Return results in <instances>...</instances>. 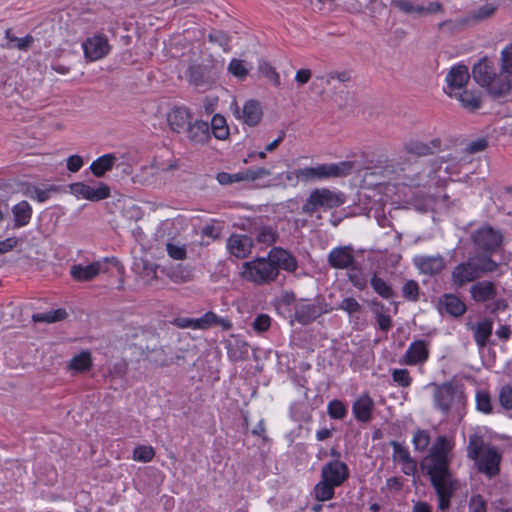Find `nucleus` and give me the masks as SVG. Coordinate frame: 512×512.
<instances>
[{"label":"nucleus","mask_w":512,"mask_h":512,"mask_svg":"<svg viewBox=\"0 0 512 512\" xmlns=\"http://www.w3.org/2000/svg\"><path fill=\"white\" fill-rule=\"evenodd\" d=\"M451 448V443L446 436H438L430 449V454L422 460L421 468L426 470L429 476L446 477L452 475L448 459V452Z\"/></svg>","instance_id":"1"},{"label":"nucleus","mask_w":512,"mask_h":512,"mask_svg":"<svg viewBox=\"0 0 512 512\" xmlns=\"http://www.w3.org/2000/svg\"><path fill=\"white\" fill-rule=\"evenodd\" d=\"M355 167L353 161L338 163H323L315 167H305L296 170L295 177L302 181H315L342 178L350 175Z\"/></svg>","instance_id":"2"},{"label":"nucleus","mask_w":512,"mask_h":512,"mask_svg":"<svg viewBox=\"0 0 512 512\" xmlns=\"http://www.w3.org/2000/svg\"><path fill=\"white\" fill-rule=\"evenodd\" d=\"M280 271L266 257H256L242 265L241 276L248 282L262 286L274 282Z\"/></svg>","instance_id":"3"},{"label":"nucleus","mask_w":512,"mask_h":512,"mask_svg":"<svg viewBox=\"0 0 512 512\" xmlns=\"http://www.w3.org/2000/svg\"><path fill=\"white\" fill-rule=\"evenodd\" d=\"M433 387L434 407L441 411L444 416H449L455 404H464L465 394L453 381H447L442 384L431 382L428 385Z\"/></svg>","instance_id":"4"},{"label":"nucleus","mask_w":512,"mask_h":512,"mask_svg":"<svg viewBox=\"0 0 512 512\" xmlns=\"http://www.w3.org/2000/svg\"><path fill=\"white\" fill-rule=\"evenodd\" d=\"M333 310L322 295L314 298L313 303H301L294 307V314L291 316L290 324L293 325L297 321L303 326L312 324L322 315Z\"/></svg>","instance_id":"5"},{"label":"nucleus","mask_w":512,"mask_h":512,"mask_svg":"<svg viewBox=\"0 0 512 512\" xmlns=\"http://www.w3.org/2000/svg\"><path fill=\"white\" fill-rule=\"evenodd\" d=\"M346 197L343 193H335L327 188L314 189L306 203L302 206V212L313 215L318 208L324 207L328 209L336 208L345 203Z\"/></svg>","instance_id":"6"},{"label":"nucleus","mask_w":512,"mask_h":512,"mask_svg":"<svg viewBox=\"0 0 512 512\" xmlns=\"http://www.w3.org/2000/svg\"><path fill=\"white\" fill-rule=\"evenodd\" d=\"M472 240L478 250L493 254L501 247L503 235L491 226H487L476 230Z\"/></svg>","instance_id":"7"},{"label":"nucleus","mask_w":512,"mask_h":512,"mask_svg":"<svg viewBox=\"0 0 512 512\" xmlns=\"http://www.w3.org/2000/svg\"><path fill=\"white\" fill-rule=\"evenodd\" d=\"M430 481L438 497V508L442 511L449 509L451 497L457 489V482L453 480L452 475L446 477L433 475L430 476Z\"/></svg>","instance_id":"8"},{"label":"nucleus","mask_w":512,"mask_h":512,"mask_svg":"<svg viewBox=\"0 0 512 512\" xmlns=\"http://www.w3.org/2000/svg\"><path fill=\"white\" fill-rule=\"evenodd\" d=\"M107 263L113 264L118 270H120L122 265L119 260L112 257L111 259L106 258L104 263L99 261L93 262L89 265H73L70 270V274L72 277L78 281H90L94 277H96L101 272H107Z\"/></svg>","instance_id":"9"},{"label":"nucleus","mask_w":512,"mask_h":512,"mask_svg":"<svg viewBox=\"0 0 512 512\" xmlns=\"http://www.w3.org/2000/svg\"><path fill=\"white\" fill-rule=\"evenodd\" d=\"M70 192L78 198L97 202L110 197V187L99 182L97 188H93L84 182H75L69 185Z\"/></svg>","instance_id":"10"},{"label":"nucleus","mask_w":512,"mask_h":512,"mask_svg":"<svg viewBox=\"0 0 512 512\" xmlns=\"http://www.w3.org/2000/svg\"><path fill=\"white\" fill-rule=\"evenodd\" d=\"M321 478L336 487L342 486L350 476L348 465L341 460H331L321 468Z\"/></svg>","instance_id":"11"},{"label":"nucleus","mask_w":512,"mask_h":512,"mask_svg":"<svg viewBox=\"0 0 512 512\" xmlns=\"http://www.w3.org/2000/svg\"><path fill=\"white\" fill-rule=\"evenodd\" d=\"M82 48L84 56L88 61H97L104 58L111 49L108 38L104 34H97L87 38L83 42Z\"/></svg>","instance_id":"12"},{"label":"nucleus","mask_w":512,"mask_h":512,"mask_svg":"<svg viewBox=\"0 0 512 512\" xmlns=\"http://www.w3.org/2000/svg\"><path fill=\"white\" fill-rule=\"evenodd\" d=\"M501 454L495 446H487L482 457L476 461L478 471L492 478L500 472Z\"/></svg>","instance_id":"13"},{"label":"nucleus","mask_w":512,"mask_h":512,"mask_svg":"<svg viewBox=\"0 0 512 512\" xmlns=\"http://www.w3.org/2000/svg\"><path fill=\"white\" fill-rule=\"evenodd\" d=\"M356 261L354 249L351 245L338 246L333 248L327 257V263L330 267L338 270L347 269Z\"/></svg>","instance_id":"14"},{"label":"nucleus","mask_w":512,"mask_h":512,"mask_svg":"<svg viewBox=\"0 0 512 512\" xmlns=\"http://www.w3.org/2000/svg\"><path fill=\"white\" fill-rule=\"evenodd\" d=\"M268 260L280 271L283 269L289 273H294L298 268V260L288 250L282 247H273L268 252Z\"/></svg>","instance_id":"15"},{"label":"nucleus","mask_w":512,"mask_h":512,"mask_svg":"<svg viewBox=\"0 0 512 512\" xmlns=\"http://www.w3.org/2000/svg\"><path fill=\"white\" fill-rule=\"evenodd\" d=\"M510 77V74L500 70V73H497L495 77H493L491 83L484 86V88L487 89L488 95L494 100L508 97L512 89Z\"/></svg>","instance_id":"16"},{"label":"nucleus","mask_w":512,"mask_h":512,"mask_svg":"<svg viewBox=\"0 0 512 512\" xmlns=\"http://www.w3.org/2000/svg\"><path fill=\"white\" fill-rule=\"evenodd\" d=\"M496 74L495 63L487 56L479 59L472 67V77L481 87L491 83V80Z\"/></svg>","instance_id":"17"},{"label":"nucleus","mask_w":512,"mask_h":512,"mask_svg":"<svg viewBox=\"0 0 512 512\" xmlns=\"http://www.w3.org/2000/svg\"><path fill=\"white\" fill-rule=\"evenodd\" d=\"M191 111L183 106H176L167 113V123L169 128L177 134L185 132L192 121Z\"/></svg>","instance_id":"18"},{"label":"nucleus","mask_w":512,"mask_h":512,"mask_svg":"<svg viewBox=\"0 0 512 512\" xmlns=\"http://www.w3.org/2000/svg\"><path fill=\"white\" fill-rule=\"evenodd\" d=\"M234 115L241 118L246 125L255 127L260 123L263 111L259 101L250 99L245 102L241 114L239 107L236 105Z\"/></svg>","instance_id":"19"},{"label":"nucleus","mask_w":512,"mask_h":512,"mask_svg":"<svg viewBox=\"0 0 512 512\" xmlns=\"http://www.w3.org/2000/svg\"><path fill=\"white\" fill-rule=\"evenodd\" d=\"M437 309L441 314L446 313L457 318L465 314L467 307L457 295L445 293L439 298Z\"/></svg>","instance_id":"20"},{"label":"nucleus","mask_w":512,"mask_h":512,"mask_svg":"<svg viewBox=\"0 0 512 512\" xmlns=\"http://www.w3.org/2000/svg\"><path fill=\"white\" fill-rule=\"evenodd\" d=\"M492 253L478 252L467 260V265L480 278L483 274L494 272L498 269V264L492 257Z\"/></svg>","instance_id":"21"},{"label":"nucleus","mask_w":512,"mask_h":512,"mask_svg":"<svg viewBox=\"0 0 512 512\" xmlns=\"http://www.w3.org/2000/svg\"><path fill=\"white\" fill-rule=\"evenodd\" d=\"M429 343L425 340L413 341L406 350L403 361L406 365H417L426 362L429 358Z\"/></svg>","instance_id":"22"},{"label":"nucleus","mask_w":512,"mask_h":512,"mask_svg":"<svg viewBox=\"0 0 512 512\" xmlns=\"http://www.w3.org/2000/svg\"><path fill=\"white\" fill-rule=\"evenodd\" d=\"M368 307L375 318V325L381 332L387 333L393 327V320L389 315V308H387L377 298L367 301Z\"/></svg>","instance_id":"23"},{"label":"nucleus","mask_w":512,"mask_h":512,"mask_svg":"<svg viewBox=\"0 0 512 512\" xmlns=\"http://www.w3.org/2000/svg\"><path fill=\"white\" fill-rule=\"evenodd\" d=\"M374 407L373 399L368 393H364L353 402L352 412L357 421L368 423L372 420Z\"/></svg>","instance_id":"24"},{"label":"nucleus","mask_w":512,"mask_h":512,"mask_svg":"<svg viewBox=\"0 0 512 512\" xmlns=\"http://www.w3.org/2000/svg\"><path fill=\"white\" fill-rule=\"evenodd\" d=\"M227 247L231 255L243 259L251 253L253 240L247 235L232 234L228 238Z\"/></svg>","instance_id":"25"},{"label":"nucleus","mask_w":512,"mask_h":512,"mask_svg":"<svg viewBox=\"0 0 512 512\" xmlns=\"http://www.w3.org/2000/svg\"><path fill=\"white\" fill-rule=\"evenodd\" d=\"M187 80L196 87L209 86L212 83L210 69L203 64L190 65L186 72Z\"/></svg>","instance_id":"26"},{"label":"nucleus","mask_w":512,"mask_h":512,"mask_svg":"<svg viewBox=\"0 0 512 512\" xmlns=\"http://www.w3.org/2000/svg\"><path fill=\"white\" fill-rule=\"evenodd\" d=\"M415 264L419 270L428 275L439 274L446 266L442 256H421L415 258Z\"/></svg>","instance_id":"27"},{"label":"nucleus","mask_w":512,"mask_h":512,"mask_svg":"<svg viewBox=\"0 0 512 512\" xmlns=\"http://www.w3.org/2000/svg\"><path fill=\"white\" fill-rule=\"evenodd\" d=\"M185 133L193 143L204 144L210 140V126L208 122L203 120L191 121Z\"/></svg>","instance_id":"28"},{"label":"nucleus","mask_w":512,"mask_h":512,"mask_svg":"<svg viewBox=\"0 0 512 512\" xmlns=\"http://www.w3.org/2000/svg\"><path fill=\"white\" fill-rule=\"evenodd\" d=\"M441 145L442 141L440 138H434L428 143L412 140L405 144V150L409 154L428 156L434 154L435 151L440 150Z\"/></svg>","instance_id":"29"},{"label":"nucleus","mask_w":512,"mask_h":512,"mask_svg":"<svg viewBox=\"0 0 512 512\" xmlns=\"http://www.w3.org/2000/svg\"><path fill=\"white\" fill-rule=\"evenodd\" d=\"M471 297L476 302H487L497 295L495 284L491 281H481L470 288Z\"/></svg>","instance_id":"30"},{"label":"nucleus","mask_w":512,"mask_h":512,"mask_svg":"<svg viewBox=\"0 0 512 512\" xmlns=\"http://www.w3.org/2000/svg\"><path fill=\"white\" fill-rule=\"evenodd\" d=\"M470 74L466 65L453 66L446 75V82L450 89L463 88L469 81Z\"/></svg>","instance_id":"31"},{"label":"nucleus","mask_w":512,"mask_h":512,"mask_svg":"<svg viewBox=\"0 0 512 512\" xmlns=\"http://www.w3.org/2000/svg\"><path fill=\"white\" fill-rule=\"evenodd\" d=\"M454 96L459 100L461 106L469 112H475L482 106L480 91L464 89L462 92L455 93Z\"/></svg>","instance_id":"32"},{"label":"nucleus","mask_w":512,"mask_h":512,"mask_svg":"<svg viewBox=\"0 0 512 512\" xmlns=\"http://www.w3.org/2000/svg\"><path fill=\"white\" fill-rule=\"evenodd\" d=\"M471 269L472 268L467 265V261L455 266L451 274L452 284L456 288H461L467 283L478 279L477 275H475Z\"/></svg>","instance_id":"33"},{"label":"nucleus","mask_w":512,"mask_h":512,"mask_svg":"<svg viewBox=\"0 0 512 512\" xmlns=\"http://www.w3.org/2000/svg\"><path fill=\"white\" fill-rule=\"evenodd\" d=\"M474 330V340L479 348L486 347L493 331V320L491 318H484L482 321L477 322Z\"/></svg>","instance_id":"34"},{"label":"nucleus","mask_w":512,"mask_h":512,"mask_svg":"<svg viewBox=\"0 0 512 512\" xmlns=\"http://www.w3.org/2000/svg\"><path fill=\"white\" fill-rule=\"evenodd\" d=\"M116 161L117 157L114 154H104L92 162L90 170L95 177L101 178L113 169Z\"/></svg>","instance_id":"35"},{"label":"nucleus","mask_w":512,"mask_h":512,"mask_svg":"<svg viewBox=\"0 0 512 512\" xmlns=\"http://www.w3.org/2000/svg\"><path fill=\"white\" fill-rule=\"evenodd\" d=\"M347 270L348 281L360 291L366 289L369 280L362 265L355 261L353 265L347 268Z\"/></svg>","instance_id":"36"},{"label":"nucleus","mask_w":512,"mask_h":512,"mask_svg":"<svg viewBox=\"0 0 512 512\" xmlns=\"http://www.w3.org/2000/svg\"><path fill=\"white\" fill-rule=\"evenodd\" d=\"M14 227L20 228L27 225L32 217V208L27 201H21L12 208Z\"/></svg>","instance_id":"37"},{"label":"nucleus","mask_w":512,"mask_h":512,"mask_svg":"<svg viewBox=\"0 0 512 512\" xmlns=\"http://www.w3.org/2000/svg\"><path fill=\"white\" fill-rule=\"evenodd\" d=\"M369 283L380 297L383 299L389 300L396 296L395 291L392 288V285L385 281L383 278L379 277L376 272L373 273L372 277L369 280Z\"/></svg>","instance_id":"38"},{"label":"nucleus","mask_w":512,"mask_h":512,"mask_svg":"<svg viewBox=\"0 0 512 512\" xmlns=\"http://www.w3.org/2000/svg\"><path fill=\"white\" fill-rule=\"evenodd\" d=\"M92 368V357L90 351H82L75 355L68 364V369L76 373H85Z\"/></svg>","instance_id":"39"},{"label":"nucleus","mask_w":512,"mask_h":512,"mask_svg":"<svg viewBox=\"0 0 512 512\" xmlns=\"http://www.w3.org/2000/svg\"><path fill=\"white\" fill-rule=\"evenodd\" d=\"M59 188L55 185H50L46 189H40L34 184H27L24 190V195L32 199H36L38 202L43 203L50 198L51 192H57Z\"/></svg>","instance_id":"40"},{"label":"nucleus","mask_w":512,"mask_h":512,"mask_svg":"<svg viewBox=\"0 0 512 512\" xmlns=\"http://www.w3.org/2000/svg\"><path fill=\"white\" fill-rule=\"evenodd\" d=\"M335 488V485L321 478V480L314 486V498L319 502L331 500L334 498Z\"/></svg>","instance_id":"41"},{"label":"nucleus","mask_w":512,"mask_h":512,"mask_svg":"<svg viewBox=\"0 0 512 512\" xmlns=\"http://www.w3.org/2000/svg\"><path fill=\"white\" fill-rule=\"evenodd\" d=\"M211 131L218 140H226L229 137V127L226 119L221 114H215L211 120Z\"/></svg>","instance_id":"42"},{"label":"nucleus","mask_w":512,"mask_h":512,"mask_svg":"<svg viewBox=\"0 0 512 512\" xmlns=\"http://www.w3.org/2000/svg\"><path fill=\"white\" fill-rule=\"evenodd\" d=\"M485 447L483 436L473 434L469 437L467 446V457L471 460L477 461Z\"/></svg>","instance_id":"43"},{"label":"nucleus","mask_w":512,"mask_h":512,"mask_svg":"<svg viewBox=\"0 0 512 512\" xmlns=\"http://www.w3.org/2000/svg\"><path fill=\"white\" fill-rule=\"evenodd\" d=\"M471 22L469 17H464L460 19H449L444 20L438 24L439 30H446L450 34H455L463 31Z\"/></svg>","instance_id":"44"},{"label":"nucleus","mask_w":512,"mask_h":512,"mask_svg":"<svg viewBox=\"0 0 512 512\" xmlns=\"http://www.w3.org/2000/svg\"><path fill=\"white\" fill-rule=\"evenodd\" d=\"M279 239L278 232L271 226L262 225L256 234V240L259 243L266 244L268 246L273 245Z\"/></svg>","instance_id":"45"},{"label":"nucleus","mask_w":512,"mask_h":512,"mask_svg":"<svg viewBox=\"0 0 512 512\" xmlns=\"http://www.w3.org/2000/svg\"><path fill=\"white\" fill-rule=\"evenodd\" d=\"M168 277L175 283H186L192 280L193 273L192 270L184 267L182 264H178L176 267H173L168 272Z\"/></svg>","instance_id":"46"},{"label":"nucleus","mask_w":512,"mask_h":512,"mask_svg":"<svg viewBox=\"0 0 512 512\" xmlns=\"http://www.w3.org/2000/svg\"><path fill=\"white\" fill-rule=\"evenodd\" d=\"M347 406L338 399H334L328 403L327 414L331 419L342 420L347 416Z\"/></svg>","instance_id":"47"},{"label":"nucleus","mask_w":512,"mask_h":512,"mask_svg":"<svg viewBox=\"0 0 512 512\" xmlns=\"http://www.w3.org/2000/svg\"><path fill=\"white\" fill-rule=\"evenodd\" d=\"M419 293H420V288H419V284L417 281L411 279V280L406 281L403 284L402 295L406 300L412 301V302L418 301Z\"/></svg>","instance_id":"48"},{"label":"nucleus","mask_w":512,"mask_h":512,"mask_svg":"<svg viewBox=\"0 0 512 512\" xmlns=\"http://www.w3.org/2000/svg\"><path fill=\"white\" fill-rule=\"evenodd\" d=\"M208 41L218 44L224 51L230 50V36L222 30H212L208 34Z\"/></svg>","instance_id":"49"},{"label":"nucleus","mask_w":512,"mask_h":512,"mask_svg":"<svg viewBox=\"0 0 512 512\" xmlns=\"http://www.w3.org/2000/svg\"><path fill=\"white\" fill-rule=\"evenodd\" d=\"M391 6L399 9L405 14H418L423 11V5H415L408 0H392Z\"/></svg>","instance_id":"50"},{"label":"nucleus","mask_w":512,"mask_h":512,"mask_svg":"<svg viewBox=\"0 0 512 512\" xmlns=\"http://www.w3.org/2000/svg\"><path fill=\"white\" fill-rule=\"evenodd\" d=\"M258 70L275 86L280 85V77L275 68L266 60H260Z\"/></svg>","instance_id":"51"},{"label":"nucleus","mask_w":512,"mask_h":512,"mask_svg":"<svg viewBox=\"0 0 512 512\" xmlns=\"http://www.w3.org/2000/svg\"><path fill=\"white\" fill-rule=\"evenodd\" d=\"M476 408L477 410L490 414L493 412L490 394L487 391H478L476 394Z\"/></svg>","instance_id":"52"},{"label":"nucleus","mask_w":512,"mask_h":512,"mask_svg":"<svg viewBox=\"0 0 512 512\" xmlns=\"http://www.w3.org/2000/svg\"><path fill=\"white\" fill-rule=\"evenodd\" d=\"M497 10V6L493 4H485L475 10L469 18L471 21L478 22L490 18Z\"/></svg>","instance_id":"53"},{"label":"nucleus","mask_w":512,"mask_h":512,"mask_svg":"<svg viewBox=\"0 0 512 512\" xmlns=\"http://www.w3.org/2000/svg\"><path fill=\"white\" fill-rule=\"evenodd\" d=\"M337 309L347 312L349 316H353L361 312L362 306L354 297H346L340 302Z\"/></svg>","instance_id":"54"},{"label":"nucleus","mask_w":512,"mask_h":512,"mask_svg":"<svg viewBox=\"0 0 512 512\" xmlns=\"http://www.w3.org/2000/svg\"><path fill=\"white\" fill-rule=\"evenodd\" d=\"M155 456V451L151 446H137L133 451V459L141 462H150Z\"/></svg>","instance_id":"55"},{"label":"nucleus","mask_w":512,"mask_h":512,"mask_svg":"<svg viewBox=\"0 0 512 512\" xmlns=\"http://www.w3.org/2000/svg\"><path fill=\"white\" fill-rule=\"evenodd\" d=\"M228 71L235 77H238L240 79H244L249 71L245 66V61L240 59H232L228 66Z\"/></svg>","instance_id":"56"},{"label":"nucleus","mask_w":512,"mask_h":512,"mask_svg":"<svg viewBox=\"0 0 512 512\" xmlns=\"http://www.w3.org/2000/svg\"><path fill=\"white\" fill-rule=\"evenodd\" d=\"M430 443V435L427 430L418 429L413 437V444L416 450L425 451Z\"/></svg>","instance_id":"57"},{"label":"nucleus","mask_w":512,"mask_h":512,"mask_svg":"<svg viewBox=\"0 0 512 512\" xmlns=\"http://www.w3.org/2000/svg\"><path fill=\"white\" fill-rule=\"evenodd\" d=\"M251 326L256 333H264L271 327V318L267 314H259L253 320Z\"/></svg>","instance_id":"58"},{"label":"nucleus","mask_w":512,"mask_h":512,"mask_svg":"<svg viewBox=\"0 0 512 512\" xmlns=\"http://www.w3.org/2000/svg\"><path fill=\"white\" fill-rule=\"evenodd\" d=\"M217 321L218 316L214 312L208 311L200 318L195 319V328L208 329L212 326H216Z\"/></svg>","instance_id":"59"},{"label":"nucleus","mask_w":512,"mask_h":512,"mask_svg":"<svg viewBox=\"0 0 512 512\" xmlns=\"http://www.w3.org/2000/svg\"><path fill=\"white\" fill-rule=\"evenodd\" d=\"M390 445L393 447V458L395 461L406 463L412 459L407 448L403 447L397 441H391Z\"/></svg>","instance_id":"60"},{"label":"nucleus","mask_w":512,"mask_h":512,"mask_svg":"<svg viewBox=\"0 0 512 512\" xmlns=\"http://www.w3.org/2000/svg\"><path fill=\"white\" fill-rule=\"evenodd\" d=\"M243 172L245 181H256L271 175V171L264 167L247 168Z\"/></svg>","instance_id":"61"},{"label":"nucleus","mask_w":512,"mask_h":512,"mask_svg":"<svg viewBox=\"0 0 512 512\" xmlns=\"http://www.w3.org/2000/svg\"><path fill=\"white\" fill-rule=\"evenodd\" d=\"M392 379L403 388L409 387L412 383V377L407 369H394Z\"/></svg>","instance_id":"62"},{"label":"nucleus","mask_w":512,"mask_h":512,"mask_svg":"<svg viewBox=\"0 0 512 512\" xmlns=\"http://www.w3.org/2000/svg\"><path fill=\"white\" fill-rule=\"evenodd\" d=\"M501 71L512 75V44L506 46L501 52Z\"/></svg>","instance_id":"63"},{"label":"nucleus","mask_w":512,"mask_h":512,"mask_svg":"<svg viewBox=\"0 0 512 512\" xmlns=\"http://www.w3.org/2000/svg\"><path fill=\"white\" fill-rule=\"evenodd\" d=\"M499 402L502 408L511 410L512 409V386H503L499 393Z\"/></svg>","instance_id":"64"}]
</instances>
